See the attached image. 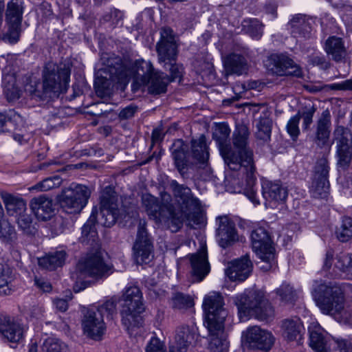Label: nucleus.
<instances>
[{"instance_id": "nucleus-5", "label": "nucleus", "mask_w": 352, "mask_h": 352, "mask_svg": "<svg viewBox=\"0 0 352 352\" xmlns=\"http://www.w3.org/2000/svg\"><path fill=\"white\" fill-rule=\"evenodd\" d=\"M120 306L122 322L128 330L142 324L141 314L144 307L142 294L138 287L129 285L125 287L120 299Z\"/></svg>"}, {"instance_id": "nucleus-62", "label": "nucleus", "mask_w": 352, "mask_h": 352, "mask_svg": "<svg viewBox=\"0 0 352 352\" xmlns=\"http://www.w3.org/2000/svg\"><path fill=\"white\" fill-rule=\"evenodd\" d=\"M300 114L298 113L294 116L292 117L287 122V133L294 138L298 137L300 133L298 124L300 120Z\"/></svg>"}, {"instance_id": "nucleus-49", "label": "nucleus", "mask_w": 352, "mask_h": 352, "mask_svg": "<svg viewBox=\"0 0 352 352\" xmlns=\"http://www.w3.org/2000/svg\"><path fill=\"white\" fill-rule=\"evenodd\" d=\"M242 27L243 30L249 34L253 38L258 39L262 36V25L257 19H245L242 22Z\"/></svg>"}, {"instance_id": "nucleus-40", "label": "nucleus", "mask_w": 352, "mask_h": 352, "mask_svg": "<svg viewBox=\"0 0 352 352\" xmlns=\"http://www.w3.org/2000/svg\"><path fill=\"white\" fill-rule=\"evenodd\" d=\"M129 71L130 72L129 78L132 75H136L141 77L144 82H146V80L155 72L151 63L142 59L135 60L133 63L132 69L130 70L129 69Z\"/></svg>"}, {"instance_id": "nucleus-11", "label": "nucleus", "mask_w": 352, "mask_h": 352, "mask_svg": "<svg viewBox=\"0 0 352 352\" xmlns=\"http://www.w3.org/2000/svg\"><path fill=\"white\" fill-rule=\"evenodd\" d=\"M122 209L118 206V195L111 187H106L100 199L98 223L105 227H111L122 217Z\"/></svg>"}, {"instance_id": "nucleus-60", "label": "nucleus", "mask_w": 352, "mask_h": 352, "mask_svg": "<svg viewBox=\"0 0 352 352\" xmlns=\"http://www.w3.org/2000/svg\"><path fill=\"white\" fill-rule=\"evenodd\" d=\"M101 314L102 318L104 315L107 316H111L116 312V300L113 298L109 299L98 306L97 308H94Z\"/></svg>"}, {"instance_id": "nucleus-17", "label": "nucleus", "mask_w": 352, "mask_h": 352, "mask_svg": "<svg viewBox=\"0 0 352 352\" xmlns=\"http://www.w3.org/2000/svg\"><path fill=\"white\" fill-rule=\"evenodd\" d=\"M97 72H101L109 76H115L119 77L120 73L124 72L126 74V80H129L130 72L122 58L111 53H102L100 56V62L98 65Z\"/></svg>"}, {"instance_id": "nucleus-8", "label": "nucleus", "mask_w": 352, "mask_h": 352, "mask_svg": "<svg viewBox=\"0 0 352 352\" xmlns=\"http://www.w3.org/2000/svg\"><path fill=\"white\" fill-rule=\"evenodd\" d=\"M90 195L91 191L86 186L72 184L62 190L58 201L65 212L78 214L87 205Z\"/></svg>"}, {"instance_id": "nucleus-29", "label": "nucleus", "mask_w": 352, "mask_h": 352, "mask_svg": "<svg viewBox=\"0 0 352 352\" xmlns=\"http://www.w3.org/2000/svg\"><path fill=\"white\" fill-rule=\"evenodd\" d=\"M309 345L316 352H329V347L323 335V329L316 322L309 327Z\"/></svg>"}, {"instance_id": "nucleus-25", "label": "nucleus", "mask_w": 352, "mask_h": 352, "mask_svg": "<svg viewBox=\"0 0 352 352\" xmlns=\"http://www.w3.org/2000/svg\"><path fill=\"white\" fill-rule=\"evenodd\" d=\"M263 196L265 199V206L276 207L282 204L287 196V189L278 183L266 182L263 184Z\"/></svg>"}, {"instance_id": "nucleus-32", "label": "nucleus", "mask_w": 352, "mask_h": 352, "mask_svg": "<svg viewBox=\"0 0 352 352\" xmlns=\"http://www.w3.org/2000/svg\"><path fill=\"white\" fill-rule=\"evenodd\" d=\"M191 153L192 157L204 166L203 168L207 166L209 152L206 144V138L204 135H202L198 139L191 141Z\"/></svg>"}, {"instance_id": "nucleus-15", "label": "nucleus", "mask_w": 352, "mask_h": 352, "mask_svg": "<svg viewBox=\"0 0 352 352\" xmlns=\"http://www.w3.org/2000/svg\"><path fill=\"white\" fill-rule=\"evenodd\" d=\"M268 61V69L277 76H302L300 67L285 55H272Z\"/></svg>"}, {"instance_id": "nucleus-46", "label": "nucleus", "mask_w": 352, "mask_h": 352, "mask_svg": "<svg viewBox=\"0 0 352 352\" xmlns=\"http://www.w3.org/2000/svg\"><path fill=\"white\" fill-rule=\"evenodd\" d=\"M272 126V121L268 116L266 115L261 116L256 124L257 138L264 141L269 140L271 136Z\"/></svg>"}, {"instance_id": "nucleus-41", "label": "nucleus", "mask_w": 352, "mask_h": 352, "mask_svg": "<svg viewBox=\"0 0 352 352\" xmlns=\"http://www.w3.org/2000/svg\"><path fill=\"white\" fill-rule=\"evenodd\" d=\"M23 6L22 0H11L8 3L6 21L22 22Z\"/></svg>"}, {"instance_id": "nucleus-19", "label": "nucleus", "mask_w": 352, "mask_h": 352, "mask_svg": "<svg viewBox=\"0 0 352 352\" xmlns=\"http://www.w3.org/2000/svg\"><path fill=\"white\" fill-rule=\"evenodd\" d=\"M25 331L24 326L16 319L9 316L0 317V333L11 343H19Z\"/></svg>"}, {"instance_id": "nucleus-63", "label": "nucleus", "mask_w": 352, "mask_h": 352, "mask_svg": "<svg viewBox=\"0 0 352 352\" xmlns=\"http://www.w3.org/2000/svg\"><path fill=\"white\" fill-rule=\"evenodd\" d=\"M195 65L197 72L204 76H210L213 74V64L208 60H197Z\"/></svg>"}, {"instance_id": "nucleus-28", "label": "nucleus", "mask_w": 352, "mask_h": 352, "mask_svg": "<svg viewBox=\"0 0 352 352\" xmlns=\"http://www.w3.org/2000/svg\"><path fill=\"white\" fill-rule=\"evenodd\" d=\"M0 197L9 215H18L27 210L25 201L6 191H1Z\"/></svg>"}, {"instance_id": "nucleus-30", "label": "nucleus", "mask_w": 352, "mask_h": 352, "mask_svg": "<svg viewBox=\"0 0 352 352\" xmlns=\"http://www.w3.org/2000/svg\"><path fill=\"white\" fill-rule=\"evenodd\" d=\"M209 331L210 342L209 349L211 352H228L229 342L224 333V324H221V328H214Z\"/></svg>"}, {"instance_id": "nucleus-56", "label": "nucleus", "mask_w": 352, "mask_h": 352, "mask_svg": "<svg viewBox=\"0 0 352 352\" xmlns=\"http://www.w3.org/2000/svg\"><path fill=\"white\" fill-rule=\"evenodd\" d=\"M337 261L335 263V267L338 270L345 272L347 275H351L352 272V255L340 254L337 256Z\"/></svg>"}, {"instance_id": "nucleus-50", "label": "nucleus", "mask_w": 352, "mask_h": 352, "mask_svg": "<svg viewBox=\"0 0 352 352\" xmlns=\"http://www.w3.org/2000/svg\"><path fill=\"white\" fill-rule=\"evenodd\" d=\"M10 270L3 258L0 257V294L7 295L10 292L8 285L10 280Z\"/></svg>"}, {"instance_id": "nucleus-64", "label": "nucleus", "mask_w": 352, "mask_h": 352, "mask_svg": "<svg viewBox=\"0 0 352 352\" xmlns=\"http://www.w3.org/2000/svg\"><path fill=\"white\" fill-rule=\"evenodd\" d=\"M146 352H166V346L157 338H152L146 346Z\"/></svg>"}, {"instance_id": "nucleus-10", "label": "nucleus", "mask_w": 352, "mask_h": 352, "mask_svg": "<svg viewBox=\"0 0 352 352\" xmlns=\"http://www.w3.org/2000/svg\"><path fill=\"white\" fill-rule=\"evenodd\" d=\"M69 77L70 70L68 67H59L51 61L47 63L43 71V92L61 91L66 88Z\"/></svg>"}, {"instance_id": "nucleus-53", "label": "nucleus", "mask_w": 352, "mask_h": 352, "mask_svg": "<svg viewBox=\"0 0 352 352\" xmlns=\"http://www.w3.org/2000/svg\"><path fill=\"white\" fill-rule=\"evenodd\" d=\"M16 237V232L10 222L3 217L0 219V239L5 243L13 241Z\"/></svg>"}, {"instance_id": "nucleus-37", "label": "nucleus", "mask_w": 352, "mask_h": 352, "mask_svg": "<svg viewBox=\"0 0 352 352\" xmlns=\"http://www.w3.org/2000/svg\"><path fill=\"white\" fill-rule=\"evenodd\" d=\"M66 252L65 251H57L40 258L38 265L45 269L52 270L61 267L64 264Z\"/></svg>"}, {"instance_id": "nucleus-36", "label": "nucleus", "mask_w": 352, "mask_h": 352, "mask_svg": "<svg viewBox=\"0 0 352 352\" xmlns=\"http://www.w3.org/2000/svg\"><path fill=\"white\" fill-rule=\"evenodd\" d=\"M169 81V77L164 73L155 72L146 80L145 82L150 84L148 87V91L150 93L160 94L166 92V85Z\"/></svg>"}, {"instance_id": "nucleus-61", "label": "nucleus", "mask_w": 352, "mask_h": 352, "mask_svg": "<svg viewBox=\"0 0 352 352\" xmlns=\"http://www.w3.org/2000/svg\"><path fill=\"white\" fill-rule=\"evenodd\" d=\"M329 166L325 158L320 159L315 166L314 177L316 179H328Z\"/></svg>"}, {"instance_id": "nucleus-20", "label": "nucleus", "mask_w": 352, "mask_h": 352, "mask_svg": "<svg viewBox=\"0 0 352 352\" xmlns=\"http://www.w3.org/2000/svg\"><path fill=\"white\" fill-rule=\"evenodd\" d=\"M192 276L195 281H201L210 272L207 249L205 243H201L198 252L190 256Z\"/></svg>"}, {"instance_id": "nucleus-21", "label": "nucleus", "mask_w": 352, "mask_h": 352, "mask_svg": "<svg viewBox=\"0 0 352 352\" xmlns=\"http://www.w3.org/2000/svg\"><path fill=\"white\" fill-rule=\"evenodd\" d=\"M30 207L36 218L39 221H47L54 215L55 208L53 200L46 195H39L32 198Z\"/></svg>"}, {"instance_id": "nucleus-24", "label": "nucleus", "mask_w": 352, "mask_h": 352, "mask_svg": "<svg viewBox=\"0 0 352 352\" xmlns=\"http://www.w3.org/2000/svg\"><path fill=\"white\" fill-rule=\"evenodd\" d=\"M128 81L126 80V74L124 72L120 73L119 77H115V76H109L108 74H104L101 72H96L94 88L96 94L102 98L110 94L115 84H125Z\"/></svg>"}, {"instance_id": "nucleus-51", "label": "nucleus", "mask_w": 352, "mask_h": 352, "mask_svg": "<svg viewBox=\"0 0 352 352\" xmlns=\"http://www.w3.org/2000/svg\"><path fill=\"white\" fill-rule=\"evenodd\" d=\"M62 179L58 176L46 178L41 182L30 188V190L47 191L60 186Z\"/></svg>"}, {"instance_id": "nucleus-48", "label": "nucleus", "mask_w": 352, "mask_h": 352, "mask_svg": "<svg viewBox=\"0 0 352 352\" xmlns=\"http://www.w3.org/2000/svg\"><path fill=\"white\" fill-rule=\"evenodd\" d=\"M306 89L311 93H317L324 89L332 90H352V79L344 80L340 83H335L332 85H307Z\"/></svg>"}, {"instance_id": "nucleus-7", "label": "nucleus", "mask_w": 352, "mask_h": 352, "mask_svg": "<svg viewBox=\"0 0 352 352\" xmlns=\"http://www.w3.org/2000/svg\"><path fill=\"white\" fill-rule=\"evenodd\" d=\"M253 251L261 259L260 268L267 272L275 265V249L268 232L263 227L256 228L251 234Z\"/></svg>"}, {"instance_id": "nucleus-42", "label": "nucleus", "mask_w": 352, "mask_h": 352, "mask_svg": "<svg viewBox=\"0 0 352 352\" xmlns=\"http://www.w3.org/2000/svg\"><path fill=\"white\" fill-rule=\"evenodd\" d=\"M193 298L189 295L182 293L175 294L171 298V306L175 310L184 312L194 307Z\"/></svg>"}, {"instance_id": "nucleus-44", "label": "nucleus", "mask_w": 352, "mask_h": 352, "mask_svg": "<svg viewBox=\"0 0 352 352\" xmlns=\"http://www.w3.org/2000/svg\"><path fill=\"white\" fill-rule=\"evenodd\" d=\"M7 31L3 36V40L11 44L16 43L21 33V22L6 21Z\"/></svg>"}, {"instance_id": "nucleus-16", "label": "nucleus", "mask_w": 352, "mask_h": 352, "mask_svg": "<svg viewBox=\"0 0 352 352\" xmlns=\"http://www.w3.org/2000/svg\"><path fill=\"white\" fill-rule=\"evenodd\" d=\"M243 336L250 347L267 351L274 343L275 338L271 332L258 326L248 328Z\"/></svg>"}, {"instance_id": "nucleus-2", "label": "nucleus", "mask_w": 352, "mask_h": 352, "mask_svg": "<svg viewBox=\"0 0 352 352\" xmlns=\"http://www.w3.org/2000/svg\"><path fill=\"white\" fill-rule=\"evenodd\" d=\"M250 131L248 126L239 124L232 134V144L223 152L225 164L232 170L239 171L238 178L228 180L227 190L232 193L243 192L255 205L259 204L253 187L256 183V168L253 152L248 147Z\"/></svg>"}, {"instance_id": "nucleus-1", "label": "nucleus", "mask_w": 352, "mask_h": 352, "mask_svg": "<svg viewBox=\"0 0 352 352\" xmlns=\"http://www.w3.org/2000/svg\"><path fill=\"white\" fill-rule=\"evenodd\" d=\"M170 186L176 202L174 205L168 204L170 197L166 192L162 194L161 205L154 196L143 195L142 203L150 219L168 227L173 232L177 231L185 220L192 228L203 225L205 218L201 204L193 197L191 190L175 180L171 181Z\"/></svg>"}, {"instance_id": "nucleus-47", "label": "nucleus", "mask_w": 352, "mask_h": 352, "mask_svg": "<svg viewBox=\"0 0 352 352\" xmlns=\"http://www.w3.org/2000/svg\"><path fill=\"white\" fill-rule=\"evenodd\" d=\"M329 188L328 179H316L313 177L310 192L314 197L324 198L328 194Z\"/></svg>"}, {"instance_id": "nucleus-23", "label": "nucleus", "mask_w": 352, "mask_h": 352, "mask_svg": "<svg viewBox=\"0 0 352 352\" xmlns=\"http://www.w3.org/2000/svg\"><path fill=\"white\" fill-rule=\"evenodd\" d=\"M217 221L219 244L221 247L226 248L238 240L235 226L234 223L226 216L218 217Z\"/></svg>"}, {"instance_id": "nucleus-4", "label": "nucleus", "mask_w": 352, "mask_h": 352, "mask_svg": "<svg viewBox=\"0 0 352 352\" xmlns=\"http://www.w3.org/2000/svg\"><path fill=\"white\" fill-rule=\"evenodd\" d=\"M234 301L241 320L246 318L251 311H254L255 317L261 321L268 322L274 317V308L261 291H255L250 296L245 294L237 295Z\"/></svg>"}, {"instance_id": "nucleus-3", "label": "nucleus", "mask_w": 352, "mask_h": 352, "mask_svg": "<svg viewBox=\"0 0 352 352\" xmlns=\"http://www.w3.org/2000/svg\"><path fill=\"white\" fill-rule=\"evenodd\" d=\"M311 294L322 314L332 316L340 322L346 323L351 318L344 292L338 284L316 281Z\"/></svg>"}, {"instance_id": "nucleus-27", "label": "nucleus", "mask_w": 352, "mask_h": 352, "mask_svg": "<svg viewBox=\"0 0 352 352\" xmlns=\"http://www.w3.org/2000/svg\"><path fill=\"white\" fill-rule=\"evenodd\" d=\"M280 328L281 336L288 342L300 340L305 331L300 319L298 317L283 320Z\"/></svg>"}, {"instance_id": "nucleus-58", "label": "nucleus", "mask_w": 352, "mask_h": 352, "mask_svg": "<svg viewBox=\"0 0 352 352\" xmlns=\"http://www.w3.org/2000/svg\"><path fill=\"white\" fill-rule=\"evenodd\" d=\"M17 223L19 227L28 234L33 233L34 230L32 226V218L30 214L25 212L19 213L17 215Z\"/></svg>"}, {"instance_id": "nucleus-45", "label": "nucleus", "mask_w": 352, "mask_h": 352, "mask_svg": "<svg viewBox=\"0 0 352 352\" xmlns=\"http://www.w3.org/2000/svg\"><path fill=\"white\" fill-rule=\"evenodd\" d=\"M336 236L341 242H346L352 237V218L344 217L336 228Z\"/></svg>"}, {"instance_id": "nucleus-39", "label": "nucleus", "mask_w": 352, "mask_h": 352, "mask_svg": "<svg viewBox=\"0 0 352 352\" xmlns=\"http://www.w3.org/2000/svg\"><path fill=\"white\" fill-rule=\"evenodd\" d=\"M172 154L175 166L179 172L183 175L186 167V153L184 142L182 140H176L172 147Z\"/></svg>"}, {"instance_id": "nucleus-57", "label": "nucleus", "mask_w": 352, "mask_h": 352, "mask_svg": "<svg viewBox=\"0 0 352 352\" xmlns=\"http://www.w3.org/2000/svg\"><path fill=\"white\" fill-rule=\"evenodd\" d=\"M337 261L335 263V267L338 270L345 272L347 275H351L352 272V255L340 254L337 256Z\"/></svg>"}, {"instance_id": "nucleus-55", "label": "nucleus", "mask_w": 352, "mask_h": 352, "mask_svg": "<svg viewBox=\"0 0 352 352\" xmlns=\"http://www.w3.org/2000/svg\"><path fill=\"white\" fill-rule=\"evenodd\" d=\"M280 300L285 303H292L296 298L295 290L289 284L283 283L276 291Z\"/></svg>"}, {"instance_id": "nucleus-35", "label": "nucleus", "mask_w": 352, "mask_h": 352, "mask_svg": "<svg viewBox=\"0 0 352 352\" xmlns=\"http://www.w3.org/2000/svg\"><path fill=\"white\" fill-rule=\"evenodd\" d=\"M289 25L292 34L294 37L302 36L307 38L309 36L311 27V24L305 16L296 15L290 21Z\"/></svg>"}, {"instance_id": "nucleus-33", "label": "nucleus", "mask_w": 352, "mask_h": 352, "mask_svg": "<svg viewBox=\"0 0 352 352\" xmlns=\"http://www.w3.org/2000/svg\"><path fill=\"white\" fill-rule=\"evenodd\" d=\"M324 50L336 62L341 61L346 56V48L342 38L329 37L325 42Z\"/></svg>"}, {"instance_id": "nucleus-59", "label": "nucleus", "mask_w": 352, "mask_h": 352, "mask_svg": "<svg viewBox=\"0 0 352 352\" xmlns=\"http://www.w3.org/2000/svg\"><path fill=\"white\" fill-rule=\"evenodd\" d=\"M98 238V234L96 228L89 222L86 223L82 228L81 239L83 243L92 244L96 243Z\"/></svg>"}, {"instance_id": "nucleus-52", "label": "nucleus", "mask_w": 352, "mask_h": 352, "mask_svg": "<svg viewBox=\"0 0 352 352\" xmlns=\"http://www.w3.org/2000/svg\"><path fill=\"white\" fill-rule=\"evenodd\" d=\"M42 352H67V346L58 339L47 338L42 344Z\"/></svg>"}, {"instance_id": "nucleus-6", "label": "nucleus", "mask_w": 352, "mask_h": 352, "mask_svg": "<svg viewBox=\"0 0 352 352\" xmlns=\"http://www.w3.org/2000/svg\"><path fill=\"white\" fill-rule=\"evenodd\" d=\"M156 51L159 63H163L164 67L170 66V79L169 78V80L180 78L183 72V67L175 63L178 53L177 45L173 31L170 28L162 30L161 38L157 43Z\"/></svg>"}, {"instance_id": "nucleus-18", "label": "nucleus", "mask_w": 352, "mask_h": 352, "mask_svg": "<svg viewBox=\"0 0 352 352\" xmlns=\"http://www.w3.org/2000/svg\"><path fill=\"white\" fill-rule=\"evenodd\" d=\"M199 337L198 328L195 323L191 325H181L175 331V342L170 346H175V351L177 352H186L188 347L195 343Z\"/></svg>"}, {"instance_id": "nucleus-31", "label": "nucleus", "mask_w": 352, "mask_h": 352, "mask_svg": "<svg viewBox=\"0 0 352 352\" xmlns=\"http://www.w3.org/2000/svg\"><path fill=\"white\" fill-rule=\"evenodd\" d=\"M331 116L328 110L322 112L318 121L316 144L322 147L327 144L330 135Z\"/></svg>"}, {"instance_id": "nucleus-9", "label": "nucleus", "mask_w": 352, "mask_h": 352, "mask_svg": "<svg viewBox=\"0 0 352 352\" xmlns=\"http://www.w3.org/2000/svg\"><path fill=\"white\" fill-rule=\"evenodd\" d=\"M223 306V298L219 292H210L204 297L203 309L208 330L219 329L221 324H224L228 314Z\"/></svg>"}, {"instance_id": "nucleus-43", "label": "nucleus", "mask_w": 352, "mask_h": 352, "mask_svg": "<svg viewBox=\"0 0 352 352\" xmlns=\"http://www.w3.org/2000/svg\"><path fill=\"white\" fill-rule=\"evenodd\" d=\"M338 155L339 163L342 166H346L349 164L352 157V150L349 140L342 137L338 142Z\"/></svg>"}, {"instance_id": "nucleus-12", "label": "nucleus", "mask_w": 352, "mask_h": 352, "mask_svg": "<svg viewBox=\"0 0 352 352\" xmlns=\"http://www.w3.org/2000/svg\"><path fill=\"white\" fill-rule=\"evenodd\" d=\"M133 256L137 264H147L154 257L153 241L146 229L144 221H140L136 240L134 243Z\"/></svg>"}, {"instance_id": "nucleus-38", "label": "nucleus", "mask_w": 352, "mask_h": 352, "mask_svg": "<svg viewBox=\"0 0 352 352\" xmlns=\"http://www.w3.org/2000/svg\"><path fill=\"white\" fill-rule=\"evenodd\" d=\"M230 129L228 125L226 123H221L217 125L215 131L213 133V138L218 144L220 154L222 157L223 154L222 151L226 148H230Z\"/></svg>"}, {"instance_id": "nucleus-22", "label": "nucleus", "mask_w": 352, "mask_h": 352, "mask_svg": "<svg viewBox=\"0 0 352 352\" xmlns=\"http://www.w3.org/2000/svg\"><path fill=\"white\" fill-rule=\"evenodd\" d=\"M252 263L248 256L233 261L228 264L226 275L232 281H243L250 275Z\"/></svg>"}, {"instance_id": "nucleus-26", "label": "nucleus", "mask_w": 352, "mask_h": 352, "mask_svg": "<svg viewBox=\"0 0 352 352\" xmlns=\"http://www.w3.org/2000/svg\"><path fill=\"white\" fill-rule=\"evenodd\" d=\"M3 88V94L9 102L19 100L23 93L22 76L14 72L4 74Z\"/></svg>"}, {"instance_id": "nucleus-13", "label": "nucleus", "mask_w": 352, "mask_h": 352, "mask_svg": "<svg viewBox=\"0 0 352 352\" xmlns=\"http://www.w3.org/2000/svg\"><path fill=\"white\" fill-rule=\"evenodd\" d=\"M77 269L80 275L99 278L107 273L110 267L104 262L102 252L97 250L87 254L85 261L79 262Z\"/></svg>"}, {"instance_id": "nucleus-14", "label": "nucleus", "mask_w": 352, "mask_h": 352, "mask_svg": "<svg viewBox=\"0 0 352 352\" xmlns=\"http://www.w3.org/2000/svg\"><path fill=\"white\" fill-rule=\"evenodd\" d=\"M82 328L87 337L95 340H100L106 330L102 316L94 308L87 309L84 314Z\"/></svg>"}, {"instance_id": "nucleus-54", "label": "nucleus", "mask_w": 352, "mask_h": 352, "mask_svg": "<svg viewBox=\"0 0 352 352\" xmlns=\"http://www.w3.org/2000/svg\"><path fill=\"white\" fill-rule=\"evenodd\" d=\"M38 85L36 80L28 76H22L23 91L28 93L32 97L41 98L44 93L37 89Z\"/></svg>"}, {"instance_id": "nucleus-34", "label": "nucleus", "mask_w": 352, "mask_h": 352, "mask_svg": "<svg viewBox=\"0 0 352 352\" xmlns=\"http://www.w3.org/2000/svg\"><path fill=\"white\" fill-rule=\"evenodd\" d=\"M226 75L241 74L247 69V63L244 57L232 54L228 56L223 61Z\"/></svg>"}]
</instances>
